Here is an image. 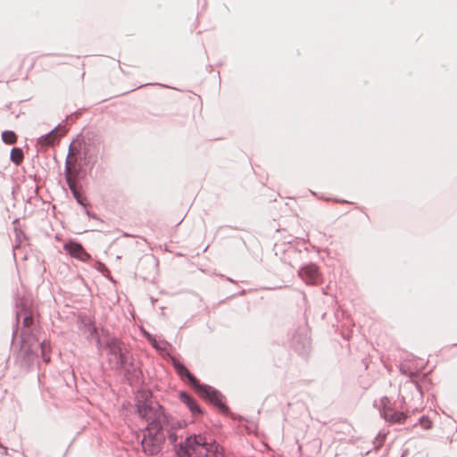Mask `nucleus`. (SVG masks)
<instances>
[{
    "label": "nucleus",
    "mask_w": 457,
    "mask_h": 457,
    "mask_svg": "<svg viewBox=\"0 0 457 457\" xmlns=\"http://www.w3.org/2000/svg\"><path fill=\"white\" fill-rule=\"evenodd\" d=\"M203 389L204 391L200 395L203 398L212 403L223 414H229V409L223 402L225 397L219 390L209 385L204 386Z\"/></svg>",
    "instance_id": "nucleus-7"
},
{
    "label": "nucleus",
    "mask_w": 457,
    "mask_h": 457,
    "mask_svg": "<svg viewBox=\"0 0 457 457\" xmlns=\"http://www.w3.org/2000/svg\"><path fill=\"white\" fill-rule=\"evenodd\" d=\"M406 419V414H404L403 412L395 411L394 417L390 422L402 424L405 421Z\"/></svg>",
    "instance_id": "nucleus-20"
},
{
    "label": "nucleus",
    "mask_w": 457,
    "mask_h": 457,
    "mask_svg": "<svg viewBox=\"0 0 457 457\" xmlns=\"http://www.w3.org/2000/svg\"><path fill=\"white\" fill-rule=\"evenodd\" d=\"M168 438H169L170 444L173 445L174 450L176 451V448L181 444V442L179 444H177L178 436H177L176 433H174V432L169 433ZM184 441H182V443Z\"/></svg>",
    "instance_id": "nucleus-24"
},
{
    "label": "nucleus",
    "mask_w": 457,
    "mask_h": 457,
    "mask_svg": "<svg viewBox=\"0 0 457 457\" xmlns=\"http://www.w3.org/2000/svg\"><path fill=\"white\" fill-rule=\"evenodd\" d=\"M40 348L41 355L46 363L50 361V356L48 355V351L50 349V342L44 340L37 345L36 349L32 348V345H29L28 348L24 349L23 360L29 363L34 362V361L37 358V348Z\"/></svg>",
    "instance_id": "nucleus-9"
},
{
    "label": "nucleus",
    "mask_w": 457,
    "mask_h": 457,
    "mask_svg": "<svg viewBox=\"0 0 457 457\" xmlns=\"http://www.w3.org/2000/svg\"><path fill=\"white\" fill-rule=\"evenodd\" d=\"M78 151H75L73 145H70L68 155L65 160L64 175L69 189L77 203L86 206V197L83 195L77 185V180L81 178L82 164L78 162Z\"/></svg>",
    "instance_id": "nucleus-5"
},
{
    "label": "nucleus",
    "mask_w": 457,
    "mask_h": 457,
    "mask_svg": "<svg viewBox=\"0 0 457 457\" xmlns=\"http://www.w3.org/2000/svg\"><path fill=\"white\" fill-rule=\"evenodd\" d=\"M87 214L90 217L96 218V214H91L88 211H87Z\"/></svg>",
    "instance_id": "nucleus-29"
},
{
    "label": "nucleus",
    "mask_w": 457,
    "mask_h": 457,
    "mask_svg": "<svg viewBox=\"0 0 457 457\" xmlns=\"http://www.w3.org/2000/svg\"><path fill=\"white\" fill-rule=\"evenodd\" d=\"M74 145L71 142V145ZM75 151H78V162L82 164V171L84 169L92 170L98 161L104 158L105 154V145L104 137L94 132H87L82 139L80 150L73 145Z\"/></svg>",
    "instance_id": "nucleus-3"
},
{
    "label": "nucleus",
    "mask_w": 457,
    "mask_h": 457,
    "mask_svg": "<svg viewBox=\"0 0 457 457\" xmlns=\"http://www.w3.org/2000/svg\"><path fill=\"white\" fill-rule=\"evenodd\" d=\"M24 158L23 151L20 147H13L11 150L10 160L16 165H19L22 162Z\"/></svg>",
    "instance_id": "nucleus-17"
},
{
    "label": "nucleus",
    "mask_w": 457,
    "mask_h": 457,
    "mask_svg": "<svg viewBox=\"0 0 457 457\" xmlns=\"http://www.w3.org/2000/svg\"><path fill=\"white\" fill-rule=\"evenodd\" d=\"M148 84L140 85L138 87H143L145 86H147Z\"/></svg>",
    "instance_id": "nucleus-31"
},
{
    "label": "nucleus",
    "mask_w": 457,
    "mask_h": 457,
    "mask_svg": "<svg viewBox=\"0 0 457 457\" xmlns=\"http://www.w3.org/2000/svg\"><path fill=\"white\" fill-rule=\"evenodd\" d=\"M104 344L108 355H110L109 361L113 363V368L116 370L123 371L128 378H137L141 374L140 369L134 363L132 353L124 346L120 339L107 336Z\"/></svg>",
    "instance_id": "nucleus-1"
},
{
    "label": "nucleus",
    "mask_w": 457,
    "mask_h": 457,
    "mask_svg": "<svg viewBox=\"0 0 457 457\" xmlns=\"http://www.w3.org/2000/svg\"><path fill=\"white\" fill-rule=\"evenodd\" d=\"M299 277L308 285H317L321 282V274L314 263H309L298 270Z\"/></svg>",
    "instance_id": "nucleus-10"
},
{
    "label": "nucleus",
    "mask_w": 457,
    "mask_h": 457,
    "mask_svg": "<svg viewBox=\"0 0 457 457\" xmlns=\"http://www.w3.org/2000/svg\"><path fill=\"white\" fill-rule=\"evenodd\" d=\"M179 399L189 409L193 415H202L203 409L197 404L196 401L187 392H180Z\"/></svg>",
    "instance_id": "nucleus-13"
},
{
    "label": "nucleus",
    "mask_w": 457,
    "mask_h": 457,
    "mask_svg": "<svg viewBox=\"0 0 457 457\" xmlns=\"http://www.w3.org/2000/svg\"><path fill=\"white\" fill-rule=\"evenodd\" d=\"M419 423L424 429H429L432 427L431 420L428 419V416L425 415L421 416L419 419Z\"/></svg>",
    "instance_id": "nucleus-22"
},
{
    "label": "nucleus",
    "mask_w": 457,
    "mask_h": 457,
    "mask_svg": "<svg viewBox=\"0 0 457 457\" xmlns=\"http://www.w3.org/2000/svg\"><path fill=\"white\" fill-rule=\"evenodd\" d=\"M181 428V423L179 421H177L175 424L171 425V428Z\"/></svg>",
    "instance_id": "nucleus-27"
},
{
    "label": "nucleus",
    "mask_w": 457,
    "mask_h": 457,
    "mask_svg": "<svg viewBox=\"0 0 457 457\" xmlns=\"http://www.w3.org/2000/svg\"><path fill=\"white\" fill-rule=\"evenodd\" d=\"M184 377L187 379V382L190 384V386L194 387L199 395H201V393L204 391L203 387L207 386L205 384H201L189 370L187 371Z\"/></svg>",
    "instance_id": "nucleus-16"
},
{
    "label": "nucleus",
    "mask_w": 457,
    "mask_h": 457,
    "mask_svg": "<svg viewBox=\"0 0 457 457\" xmlns=\"http://www.w3.org/2000/svg\"><path fill=\"white\" fill-rule=\"evenodd\" d=\"M20 317H21V312L19 311H17L16 312V320H17V321H19Z\"/></svg>",
    "instance_id": "nucleus-28"
},
{
    "label": "nucleus",
    "mask_w": 457,
    "mask_h": 457,
    "mask_svg": "<svg viewBox=\"0 0 457 457\" xmlns=\"http://www.w3.org/2000/svg\"><path fill=\"white\" fill-rule=\"evenodd\" d=\"M79 328L84 334L87 335V339L91 340L96 338V343L100 344V338L97 336V327L96 326L93 319L89 316H79Z\"/></svg>",
    "instance_id": "nucleus-12"
},
{
    "label": "nucleus",
    "mask_w": 457,
    "mask_h": 457,
    "mask_svg": "<svg viewBox=\"0 0 457 457\" xmlns=\"http://www.w3.org/2000/svg\"><path fill=\"white\" fill-rule=\"evenodd\" d=\"M173 366H174L175 370H177V372L181 377H184L185 374L187 373V371H188L187 367L184 364L180 363L179 361H173Z\"/></svg>",
    "instance_id": "nucleus-21"
},
{
    "label": "nucleus",
    "mask_w": 457,
    "mask_h": 457,
    "mask_svg": "<svg viewBox=\"0 0 457 457\" xmlns=\"http://www.w3.org/2000/svg\"><path fill=\"white\" fill-rule=\"evenodd\" d=\"M21 312H25L24 313V317H23V320H22L23 327L24 328H29L33 324V321H34L33 316L27 312V311L25 309V306L22 303H21Z\"/></svg>",
    "instance_id": "nucleus-19"
},
{
    "label": "nucleus",
    "mask_w": 457,
    "mask_h": 457,
    "mask_svg": "<svg viewBox=\"0 0 457 457\" xmlns=\"http://www.w3.org/2000/svg\"><path fill=\"white\" fill-rule=\"evenodd\" d=\"M2 140L8 145L14 144L17 140L16 134L12 130H5L2 133Z\"/></svg>",
    "instance_id": "nucleus-18"
},
{
    "label": "nucleus",
    "mask_w": 457,
    "mask_h": 457,
    "mask_svg": "<svg viewBox=\"0 0 457 457\" xmlns=\"http://www.w3.org/2000/svg\"><path fill=\"white\" fill-rule=\"evenodd\" d=\"M63 249L73 258H76L81 262L88 261L91 256L86 252L83 245L73 240H70L64 244Z\"/></svg>",
    "instance_id": "nucleus-11"
},
{
    "label": "nucleus",
    "mask_w": 457,
    "mask_h": 457,
    "mask_svg": "<svg viewBox=\"0 0 457 457\" xmlns=\"http://www.w3.org/2000/svg\"><path fill=\"white\" fill-rule=\"evenodd\" d=\"M292 347L299 354H305L311 347V340L305 328H301L292 336Z\"/></svg>",
    "instance_id": "nucleus-8"
},
{
    "label": "nucleus",
    "mask_w": 457,
    "mask_h": 457,
    "mask_svg": "<svg viewBox=\"0 0 457 457\" xmlns=\"http://www.w3.org/2000/svg\"><path fill=\"white\" fill-rule=\"evenodd\" d=\"M225 457L222 447L212 440L208 442L202 434H193L186 437L176 448L177 457Z\"/></svg>",
    "instance_id": "nucleus-2"
},
{
    "label": "nucleus",
    "mask_w": 457,
    "mask_h": 457,
    "mask_svg": "<svg viewBox=\"0 0 457 457\" xmlns=\"http://www.w3.org/2000/svg\"><path fill=\"white\" fill-rule=\"evenodd\" d=\"M96 269L104 275H105V272H108L107 267L101 262H96Z\"/></svg>",
    "instance_id": "nucleus-26"
},
{
    "label": "nucleus",
    "mask_w": 457,
    "mask_h": 457,
    "mask_svg": "<svg viewBox=\"0 0 457 457\" xmlns=\"http://www.w3.org/2000/svg\"><path fill=\"white\" fill-rule=\"evenodd\" d=\"M335 201H336V202H337V203H348V201H346V200H338V199H336Z\"/></svg>",
    "instance_id": "nucleus-30"
},
{
    "label": "nucleus",
    "mask_w": 457,
    "mask_h": 457,
    "mask_svg": "<svg viewBox=\"0 0 457 457\" xmlns=\"http://www.w3.org/2000/svg\"><path fill=\"white\" fill-rule=\"evenodd\" d=\"M162 430L163 428H157L156 424L145 428L141 445L146 454L154 456L162 452L166 440Z\"/></svg>",
    "instance_id": "nucleus-6"
},
{
    "label": "nucleus",
    "mask_w": 457,
    "mask_h": 457,
    "mask_svg": "<svg viewBox=\"0 0 457 457\" xmlns=\"http://www.w3.org/2000/svg\"><path fill=\"white\" fill-rule=\"evenodd\" d=\"M160 86L162 87H168V86L162 85V84H160Z\"/></svg>",
    "instance_id": "nucleus-32"
},
{
    "label": "nucleus",
    "mask_w": 457,
    "mask_h": 457,
    "mask_svg": "<svg viewBox=\"0 0 457 457\" xmlns=\"http://www.w3.org/2000/svg\"><path fill=\"white\" fill-rule=\"evenodd\" d=\"M58 127H59V125L56 126L55 128H54L48 133H46V134L42 135L41 137H39L38 144L43 146L54 145V144H56L62 136L57 133Z\"/></svg>",
    "instance_id": "nucleus-14"
},
{
    "label": "nucleus",
    "mask_w": 457,
    "mask_h": 457,
    "mask_svg": "<svg viewBox=\"0 0 457 457\" xmlns=\"http://www.w3.org/2000/svg\"><path fill=\"white\" fill-rule=\"evenodd\" d=\"M386 436V433L379 432L378 436L375 439V448L378 449L384 443Z\"/></svg>",
    "instance_id": "nucleus-23"
},
{
    "label": "nucleus",
    "mask_w": 457,
    "mask_h": 457,
    "mask_svg": "<svg viewBox=\"0 0 457 457\" xmlns=\"http://www.w3.org/2000/svg\"><path fill=\"white\" fill-rule=\"evenodd\" d=\"M389 399L386 396H384L380 400V403L382 405V408L379 409L380 416L384 418L386 421H391V420L394 417L395 410L388 408L386 406L387 403H389Z\"/></svg>",
    "instance_id": "nucleus-15"
},
{
    "label": "nucleus",
    "mask_w": 457,
    "mask_h": 457,
    "mask_svg": "<svg viewBox=\"0 0 457 457\" xmlns=\"http://www.w3.org/2000/svg\"><path fill=\"white\" fill-rule=\"evenodd\" d=\"M454 345H457V343Z\"/></svg>",
    "instance_id": "nucleus-33"
},
{
    "label": "nucleus",
    "mask_w": 457,
    "mask_h": 457,
    "mask_svg": "<svg viewBox=\"0 0 457 457\" xmlns=\"http://www.w3.org/2000/svg\"><path fill=\"white\" fill-rule=\"evenodd\" d=\"M146 339L150 342V344L152 345L153 347L154 348H158V345H157V342L155 340V338L154 337V336H152L150 333L148 332H144Z\"/></svg>",
    "instance_id": "nucleus-25"
},
{
    "label": "nucleus",
    "mask_w": 457,
    "mask_h": 457,
    "mask_svg": "<svg viewBox=\"0 0 457 457\" xmlns=\"http://www.w3.org/2000/svg\"><path fill=\"white\" fill-rule=\"evenodd\" d=\"M136 408L139 417L148 422L146 428L156 424L157 428H163L164 425L169 424V416L158 402L152 400V393L149 391L142 393L141 399L136 403Z\"/></svg>",
    "instance_id": "nucleus-4"
}]
</instances>
